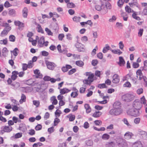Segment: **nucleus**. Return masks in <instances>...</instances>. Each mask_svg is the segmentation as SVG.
I'll list each match as a JSON object with an SVG mask.
<instances>
[{"mask_svg":"<svg viewBox=\"0 0 147 147\" xmlns=\"http://www.w3.org/2000/svg\"><path fill=\"white\" fill-rule=\"evenodd\" d=\"M84 75L86 76H88V79L84 80L83 82L84 84L90 85L94 80V75L91 72H87Z\"/></svg>","mask_w":147,"mask_h":147,"instance_id":"nucleus-1","label":"nucleus"},{"mask_svg":"<svg viewBox=\"0 0 147 147\" xmlns=\"http://www.w3.org/2000/svg\"><path fill=\"white\" fill-rule=\"evenodd\" d=\"M142 113V111L141 110L134 108L129 110L127 111L128 115L134 117L139 116Z\"/></svg>","mask_w":147,"mask_h":147,"instance_id":"nucleus-2","label":"nucleus"},{"mask_svg":"<svg viewBox=\"0 0 147 147\" xmlns=\"http://www.w3.org/2000/svg\"><path fill=\"white\" fill-rule=\"evenodd\" d=\"M121 109L113 108L111 109L109 112V114L111 115L117 116L120 114L122 112Z\"/></svg>","mask_w":147,"mask_h":147,"instance_id":"nucleus-3","label":"nucleus"},{"mask_svg":"<svg viewBox=\"0 0 147 147\" xmlns=\"http://www.w3.org/2000/svg\"><path fill=\"white\" fill-rule=\"evenodd\" d=\"M1 133L3 134L5 132L9 133L12 130V127L10 125L3 126L1 127Z\"/></svg>","mask_w":147,"mask_h":147,"instance_id":"nucleus-4","label":"nucleus"},{"mask_svg":"<svg viewBox=\"0 0 147 147\" xmlns=\"http://www.w3.org/2000/svg\"><path fill=\"white\" fill-rule=\"evenodd\" d=\"M134 97V96L133 94H127L123 96L122 98L125 101L129 102L133 100Z\"/></svg>","mask_w":147,"mask_h":147,"instance_id":"nucleus-5","label":"nucleus"},{"mask_svg":"<svg viewBox=\"0 0 147 147\" xmlns=\"http://www.w3.org/2000/svg\"><path fill=\"white\" fill-rule=\"evenodd\" d=\"M142 107V104L138 100H136L134 101L133 103V107L134 109L141 110Z\"/></svg>","mask_w":147,"mask_h":147,"instance_id":"nucleus-6","label":"nucleus"},{"mask_svg":"<svg viewBox=\"0 0 147 147\" xmlns=\"http://www.w3.org/2000/svg\"><path fill=\"white\" fill-rule=\"evenodd\" d=\"M19 52V50L17 48H15L13 50L11 51V58L14 60L16 57L18 55Z\"/></svg>","mask_w":147,"mask_h":147,"instance_id":"nucleus-7","label":"nucleus"},{"mask_svg":"<svg viewBox=\"0 0 147 147\" xmlns=\"http://www.w3.org/2000/svg\"><path fill=\"white\" fill-rule=\"evenodd\" d=\"M11 29V27H8V28L5 27L1 32V36H3L7 35Z\"/></svg>","mask_w":147,"mask_h":147,"instance_id":"nucleus-8","label":"nucleus"},{"mask_svg":"<svg viewBox=\"0 0 147 147\" xmlns=\"http://www.w3.org/2000/svg\"><path fill=\"white\" fill-rule=\"evenodd\" d=\"M120 143L118 144L119 146V147H127L128 145L126 142L125 140L122 139H120Z\"/></svg>","mask_w":147,"mask_h":147,"instance_id":"nucleus-9","label":"nucleus"},{"mask_svg":"<svg viewBox=\"0 0 147 147\" xmlns=\"http://www.w3.org/2000/svg\"><path fill=\"white\" fill-rule=\"evenodd\" d=\"M113 79L112 81L114 83H117L119 82L120 80L119 76L117 74L114 75L113 77Z\"/></svg>","mask_w":147,"mask_h":147,"instance_id":"nucleus-10","label":"nucleus"},{"mask_svg":"<svg viewBox=\"0 0 147 147\" xmlns=\"http://www.w3.org/2000/svg\"><path fill=\"white\" fill-rule=\"evenodd\" d=\"M134 134L131 132L129 131L126 132L124 135V138L127 140H129L132 137L134 136Z\"/></svg>","mask_w":147,"mask_h":147,"instance_id":"nucleus-11","label":"nucleus"},{"mask_svg":"<svg viewBox=\"0 0 147 147\" xmlns=\"http://www.w3.org/2000/svg\"><path fill=\"white\" fill-rule=\"evenodd\" d=\"M8 14L9 16L12 17H15L16 15V11L14 9H9Z\"/></svg>","mask_w":147,"mask_h":147,"instance_id":"nucleus-12","label":"nucleus"},{"mask_svg":"<svg viewBox=\"0 0 147 147\" xmlns=\"http://www.w3.org/2000/svg\"><path fill=\"white\" fill-rule=\"evenodd\" d=\"M72 68L70 65H66L65 66H63L61 68V70L63 72H65L68 71L69 69Z\"/></svg>","mask_w":147,"mask_h":147,"instance_id":"nucleus-13","label":"nucleus"},{"mask_svg":"<svg viewBox=\"0 0 147 147\" xmlns=\"http://www.w3.org/2000/svg\"><path fill=\"white\" fill-rule=\"evenodd\" d=\"M44 41L45 38L43 36L40 38L38 42V45L40 47H43V43Z\"/></svg>","mask_w":147,"mask_h":147,"instance_id":"nucleus-14","label":"nucleus"},{"mask_svg":"<svg viewBox=\"0 0 147 147\" xmlns=\"http://www.w3.org/2000/svg\"><path fill=\"white\" fill-rule=\"evenodd\" d=\"M46 64L49 69L53 70L54 68V64L53 63L50 62H47Z\"/></svg>","mask_w":147,"mask_h":147,"instance_id":"nucleus-15","label":"nucleus"},{"mask_svg":"<svg viewBox=\"0 0 147 147\" xmlns=\"http://www.w3.org/2000/svg\"><path fill=\"white\" fill-rule=\"evenodd\" d=\"M113 108L115 109H121V103L119 101H116L113 105Z\"/></svg>","mask_w":147,"mask_h":147,"instance_id":"nucleus-16","label":"nucleus"},{"mask_svg":"<svg viewBox=\"0 0 147 147\" xmlns=\"http://www.w3.org/2000/svg\"><path fill=\"white\" fill-rule=\"evenodd\" d=\"M28 9L26 7H24L22 11L23 16L24 18H26L28 15Z\"/></svg>","mask_w":147,"mask_h":147,"instance_id":"nucleus-17","label":"nucleus"},{"mask_svg":"<svg viewBox=\"0 0 147 147\" xmlns=\"http://www.w3.org/2000/svg\"><path fill=\"white\" fill-rule=\"evenodd\" d=\"M14 24L15 26H18L19 28L24 27V24L18 20L14 21Z\"/></svg>","mask_w":147,"mask_h":147,"instance_id":"nucleus-18","label":"nucleus"},{"mask_svg":"<svg viewBox=\"0 0 147 147\" xmlns=\"http://www.w3.org/2000/svg\"><path fill=\"white\" fill-rule=\"evenodd\" d=\"M140 102L142 104V105L143 104L144 106H146L147 105V100L144 96H143L141 98Z\"/></svg>","mask_w":147,"mask_h":147,"instance_id":"nucleus-19","label":"nucleus"},{"mask_svg":"<svg viewBox=\"0 0 147 147\" xmlns=\"http://www.w3.org/2000/svg\"><path fill=\"white\" fill-rule=\"evenodd\" d=\"M12 74L11 79L13 80H15L17 78V75L18 74V72L17 71H14L12 72Z\"/></svg>","mask_w":147,"mask_h":147,"instance_id":"nucleus-20","label":"nucleus"},{"mask_svg":"<svg viewBox=\"0 0 147 147\" xmlns=\"http://www.w3.org/2000/svg\"><path fill=\"white\" fill-rule=\"evenodd\" d=\"M132 147H143V145L141 142L138 141L134 143Z\"/></svg>","mask_w":147,"mask_h":147,"instance_id":"nucleus-21","label":"nucleus"},{"mask_svg":"<svg viewBox=\"0 0 147 147\" xmlns=\"http://www.w3.org/2000/svg\"><path fill=\"white\" fill-rule=\"evenodd\" d=\"M84 108L86 110V113H89L91 112V108L88 104H85L84 105Z\"/></svg>","mask_w":147,"mask_h":147,"instance_id":"nucleus-22","label":"nucleus"},{"mask_svg":"<svg viewBox=\"0 0 147 147\" xmlns=\"http://www.w3.org/2000/svg\"><path fill=\"white\" fill-rule=\"evenodd\" d=\"M19 129L23 132H25L27 130V128L24 124H21L20 125Z\"/></svg>","mask_w":147,"mask_h":147,"instance_id":"nucleus-23","label":"nucleus"},{"mask_svg":"<svg viewBox=\"0 0 147 147\" xmlns=\"http://www.w3.org/2000/svg\"><path fill=\"white\" fill-rule=\"evenodd\" d=\"M70 91V90L66 88H64L61 89L60 90V92L61 94H64L65 93H68Z\"/></svg>","mask_w":147,"mask_h":147,"instance_id":"nucleus-24","label":"nucleus"},{"mask_svg":"<svg viewBox=\"0 0 147 147\" xmlns=\"http://www.w3.org/2000/svg\"><path fill=\"white\" fill-rule=\"evenodd\" d=\"M51 102L53 105H56L58 103V101L55 96L52 97L50 99Z\"/></svg>","mask_w":147,"mask_h":147,"instance_id":"nucleus-25","label":"nucleus"},{"mask_svg":"<svg viewBox=\"0 0 147 147\" xmlns=\"http://www.w3.org/2000/svg\"><path fill=\"white\" fill-rule=\"evenodd\" d=\"M102 114V113L99 111H96L92 114V116L94 117L97 118L100 117Z\"/></svg>","mask_w":147,"mask_h":147,"instance_id":"nucleus-26","label":"nucleus"},{"mask_svg":"<svg viewBox=\"0 0 147 147\" xmlns=\"http://www.w3.org/2000/svg\"><path fill=\"white\" fill-rule=\"evenodd\" d=\"M74 89L75 92H72L71 94V97L74 98H76L78 95V90L75 88H74Z\"/></svg>","mask_w":147,"mask_h":147,"instance_id":"nucleus-27","label":"nucleus"},{"mask_svg":"<svg viewBox=\"0 0 147 147\" xmlns=\"http://www.w3.org/2000/svg\"><path fill=\"white\" fill-rule=\"evenodd\" d=\"M119 62L118 63L119 64L120 66H123L125 63V61L122 57H119Z\"/></svg>","mask_w":147,"mask_h":147,"instance_id":"nucleus-28","label":"nucleus"},{"mask_svg":"<svg viewBox=\"0 0 147 147\" xmlns=\"http://www.w3.org/2000/svg\"><path fill=\"white\" fill-rule=\"evenodd\" d=\"M132 74L129 73L127 75H126L125 76H124L122 80L123 81H125L126 80H127L131 78V76H132Z\"/></svg>","mask_w":147,"mask_h":147,"instance_id":"nucleus-29","label":"nucleus"},{"mask_svg":"<svg viewBox=\"0 0 147 147\" xmlns=\"http://www.w3.org/2000/svg\"><path fill=\"white\" fill-rule=\"evenodd\" d=\"M26 97L24 94H22L21 99L19 100V102L20 104L22 103L23 102H25L26 101Z\"/></svg>","mask_w":147,"mask_h":147,"instance_id":"nucleus-30","label":"nucleus"},{"mask_svg":"<svg viewBox=\"0 0 147 147\" xmlns=\"http://www.w3.org/2000/svg\"><path fill=\"white\" fill-rule=\"evenodd\" d=\"M110 47L108 45H106L105 47L103 48L102 52L104 53H106L109 50H111L112 49H110Z\"/></svg>","mask_w":147,"mask_h":147,"instance_id":"nucleus-31","label":"nucleus"},{"mask_svg":"<svg viewBox=\"0 0 147 147\" xmlns=\"http://www.w3.org/2000/svg\"><path fill=\"white\" fill-rule=\"evenodd\" d=\"M67 117L69 118V121H74L75 118V116L74 115L72 114H70L68 115L67 116Z\"/></svg>","mask_w":147,"mask_h":147,"instance_id":"nucleus-32","label":"nucleus"},{"mask_svg":"<svg viewBox=\"0 0 147 147\" xmlns=\"http://www.w3.org/2000/svg\"><path fill=\"white\" fill-rule=\"evenodd\" d=\"M67 7L68 8H73L75 7V4L72 2H69L67 4Z\"/></svg>","mask_w":147,"mask_h":147,"instance_id":"nucleus-33","label":"nucleus"},{"mask_svg":"<svg viewBox=\"0 0 147 147\" xmlns=\"http://www.w3.org/2000/svg\"><path fill=\"white\" fill-rule=\"evenodd\" d=\"M111 51L114 54H117L119 55H120L122 53V52H121L119 49L116 50L112 49Z\"/></svg>","mask_w":147,"mask_h":147,"instance_id":"nucleus-34","label":"nucleus"},{"mask_svg":"<svg viewBox=\"0 0 147 147\" xmlns=\"http://www.w3.org/2000/svg\"><path fill=\"white\" fill-rule=\"evenodd\" d=\"M8 50L6 47H4L2 50L3 55L4 56H6L8 54Z\"/></svg>","mask_w":147,"mask_h":147,"instance_id":"nucleus-35","label":"nucleus"},{"mask_svg":"<svg viewBox=\"0 0 147 147\" xmlns=\"http://www.w3.org/2000/svg\"><path fill=\"white\" fill-rule=\"evenodd\" d=\"M34 73L36 75L37 77L41 78L42 77L41 74H40L39 71L38 69H36L34 71Z\"/></svg>","mask_w":147,"mask_h":147,"instance_id":"nucleus-36","label":"nucleus"},{"mask_svg":"<svg viewBox=\"0 0 147 147\" xmlns=\"http://www.w3.org/2000/svg\"><path fill=\"white\" fill-rule=\"evenodd\" d=\"M36 29L38 32H41V33H43L44 31L40 24H37Z\"/></svg>","mask_w":147,"mask_h":147,"instance_id":"nucleus-37","label":"nucleus"},{"mask_svg":"<svg viewBox=\"0 0 147 147\" xmlns=\"http://www.w3.org/2000/svg\"><path fill=\"white\" fill-rule=\"evenodd\" d=\"M0 26L2 27L7 28H8V27H10L9 25L5 21H3L0 23Z\"/></svg>","mask_w":147,"mask_h":147,"instance_id":"nucleus-38","label":"nucleus"},{"mask_svg":"<svg viewBox=\"0 0 147 147\" xmlns=\"http://www.w3.org/2000/svg\"><path fill=\"white\" fill-rule=\"evenodd\" d=\"M76 64L77 65L80 67H82L84 65V63L81 61H76Z\"/></svg>","mask_w":147,"mask_h":147,"instance_id":"nucleus-39","label":"nucleus"},{"mask_svg":"<svg viewBox=\"0 0 147 147\" xmlns=\"http://www.w3.org/2000/svg\"><path fill=\"white\" fill-rule=\"evenodd\" d=\"M110 137V136L107 134H105L102 136V138L104 140H108Z\"/></svg>","mask_w":147,"mask_h":147,"instance_id":"nucleus-40","label":"nucleus"},{"mask_svg":"<svg viewBox=\"0 0 147 147\" xmlns=\"http://www.w3.org/2000/svg\"><path fill=\"white\" fill-rule=\"evenodd\" d=\"M72 19L74 21L76 22H78L80 21V18L79 17L75 16Z\"/></svg>","mask_w":147,"mask_h":147,"instance_id":"nucleus-41","label":"nucleus"},{"mask_svg":"<svg viewBox=\"0 0 147 147\" xmlns=\"http://www.w3.org/2000/svg\"><path fill=\"white\" fill-rule=\"evenodd\" d=\"M75 46L77 48H82L83 47V45L81 43H80L78 42V41H77L76 43L75 44Z\"/></svg>","mask_w":147,"mask_h":147,"instance_id":"nucleus-42","label":"nucleus"},{"mask_svg":"<svg viewBox=\"0 0 147 147\" xmlns=\"http://www.w3.org/2000/svg\"><path fill=\"white\" fill-rule=\"evenodd\" d=\"M60 122V120L59 119L57 118H55L54 121V126L57 125Z\"/></svg>","mask_w":147,"mask_h":147,"instance_id":"nucleus-43","label":"nucleus"},{"mask_svg":"<svg viewBox=\"0 0 147 147\" xmlns=\"http://www.w3.org/2000/svg\"><path fill=\"white\" fill-rule=\"evenodd\" d=\"M81 39L82 42L85 43L88 41V38L87 36H84L81 38Z\"/></svg>","mask_w":147,"mask_h":147,"instance_id":"nucleus-44","label":"nucleus"},{"mask_svg":"<svg viewBox=\"0 0 147 147\" xmlns=\"http://www.w3.org/2000/svg\"><path fill=\"white\" fill-rule=\"evenodd\" d=\"M55 131L54 126L49 128L48 129L47 131L49 134H51L53 132Z\"/></svg>","mask_w":147,"mask_h":147,"instance_id":"nucleus-45","label":"nucleus"},{"mask_svg":"<svg viewBox=\"0 0 147 147\" xmlns=\"http://www.w3.org/2000/svg\"><path fill=\"white\" fill-rule=\"evenodd\" d=\"M4 6L5 7L7 8L11 7L12 5L8 1H6L4 3Z\"/></svg>","mask_w":147,"mask_h":147,"instance_id":"nucleus-46","label":"nucleus"},{"mask_svg":"<svg viewBox=\"0 0 147 147\" xmlns=\"http://www.w3.org/2000/svg\"><path fill=\"white\" fill-rule=\"evenodd\" d=\"M98 87L102 89L107 88L105 84H99L98 85Z\"/></svg>","mask_w":147,"mask_h":147,"instance_id":"nucleus-47","label":"nucleus"},{"mask_svg":"<svg viewBox=\"0 0 147 147\" xmlns=\"http://www.w3.org/2000/svg\"><path fill=\"white\" fill-rule=\"evenodd\" d=\"M33 103L36 107H38L40 105V102L38 100H34L33 101Z\"/></svg>","mask_w":147,"mask_h":147,"instance_id":"nucleus-48","label":"nucleus"},{"mask_svg":"<svg viewBox=\"0 0 147 147\" xmlns=\"http://www.w3.org/2000/svg\"><path fill=\"white\" fill-rule=\"evenodd\" d=\"M125 9L126 12H128V13H130L132 12V10L130 8V7L127 5L125 7Z\"/></svg>","mask_w":147,"mask_h":147,"instance_id":"nucleus-49","label":"nucleus"},{"mask_svg":"<svg viewBox=\"0 0 147 147\" xmlns=\"http://www.w3.org/2000/svg\"><path fill=\"white\" fill-rule=\"evenodd\" d=\"M7 38H5L3 40H0V43L1 44H4L5 45L7 44Z\"/></svg>","mask_w":147,"mask_h":147,"instance_id":"nucleus-50","label":"nucleus"},{"mask_svg":"<svg viewBox=\"0 0 147 147\" xmlns=\"http://www.w3.org/2000/svg\"><path fill=\"white\" fill-rule=\"evenodd\" d=\"M136 74L137 78H138V76H142L143 75L141 70L140 69H139L136 72Z\"/></svg>","mask_w":147,"mask_h":147,"instance_id":"nucleus-51","label":"nucleus"},{"mask_svg":"<svg viewBox=\"0 0 147 147\" xmlns=\"http://www.w3.org/2000/svg\"><path fill=\"white\" fill-rule=\"evenodd\" d=\"M45 30L49 35L52 36L53 35V33L50 29L47 28H46Z\"/></svg>","mask_w":147,"mask_h":147,"instance_id":"nucleus-52","label":"nucleus"},{"mask_svg":"<svg viewBox=\"0 0 147 147\" xmlns=\"http://www.w3.org/2000/svg\"><path fill=\"white\" fill-rule=\"evenodd\" d=\"M11 85L14 87L15 89L17 88L20 86V84L18 82H16L14 84H12Z\"/></svg>","mask_w":147,"mask_h":147,"instance_id":"nucleus-53","label":"nucleus"},{"mask_svg":"<svg viewBox=\"0 0 147 147\" xmlns=\"http://www.w3.org/2000/svg\"><path fill=\"white\" fill-rule=\"evenodd\" d=\"M49 113L48 112H46L44 117V120H47L49 118Z\"/></svg>","mask_w":147,"mask_h":147,"instance_id":"nucleus-54","label":"nucleus"},{"mask_svg":"<svg viewBox=\"0 0 147 147\" xmlns=\"http://www.w3.org/2000/svg\"><path fill=\"white\" fill-rule=\"evenodd\" d=\"M123 121L124 122L125 124H126L128 127H130L131 125L128 123L127 119L126 118H124L123 119Z\"/></svg>","mask_w":147,"mask_h":147,"instance_id":"nucleus-55","label":"nucleus"},{"mask_svg":"<svg viewBox=\"0 0 147 147\" xmlns=\"http://www.w3.org/2000/svg\"><path fill=\"white\" fill-rule=\"evenodd\" d=\"M76 71V69L75 68H73L69 70L68 72V74L69 75H71L73 73L75 72Z\"/></svg>","mask_w":147,"mask_h":147,"instance_id":"nucleus-56","label":"nucleus"},{"mask_svg":"<svg viewBox=\"0 0 147 147\" xmlns=\"http://www.w3.org/2000/svg\"><path fill=\"white\" fill-rule=\"evenodd\" d=\"M124 87H127L130 88L131 86V85L130 83L129 82H125V83L123 85Z\"/></svg>","mask_w":147,"mask_h":147,"instance_id":"nucleus-57","label":"nucleus"},{"mask_svg":"<svg viewBox=\"0 0 147 147\" xmlns=\"http://www.w3.org/2000/svg\"><path fill=\"white\" fill-rule=\"evenodd\" d=\"M15 36L11 35L9 36V40L11 42H14L15 40Z\"/></svg>","mask_w":147,"mask_h":147,"instance_id":"nucleus-58","label":"nucleus"},{"mask_svg":"<svg viewBox=\"0 0 147 147\" xmlns=\"http://www.w3.org/2000/svg\"><path fill=\"white\" fill-rule=\"evenodd\" d=\"M117 18L115 16H113L111 18L109 19V21L110 22H113L116 20Z\"/></svg>","mask_w":147,"mask_h":147,"instance_id":"nucleus-59","label":"nucleus"},{"mask_svg":"<svg viewBox=\"0 0 147 147\" xmlns=\"http://www.w3.org/2000/svg\"><path fill=\"white\" fill-rule=\"evenodd\" d=\"M94 123L97 125H101L102 122L101 121L99 120H95L94 121Z\"/></svg>","mask_w":147,"mask_h":147,"instance_id":"nucleus-60","label":"nucleus"},{"mask_svg":"<svg viewBox=\"0 0 147 147\" xmlns=\"http://www.w3.org/2000/svg\"><path fill=\"white\" fill-rule=\"evenodd\" d=\"M123 3L124 2L123 1V0H119L117 2L118 5L120 7H121Z\"/></svg>","mask_w":147,"mask_h":147,"instance_id":"nucleus-61","label":"nucleus"},{"mask_svg":"<svg viewBox=\"0 0 147 147\" xmlns=\"http://www.w3.org/2000/svg\"><path fill=\"white\" fill-rule=\"evenodd\" d=\"M119 48L122 50L124 47V45L122 41H120L119 43Z\"/></svg>","mask_w":147,"mask_h":147,"instance_id":"nucleus-62","label":"nucleus"},{"mask_svg":"<svg viewBox=\"0 0 147 147\" xmlns=\"http://www.w3.org/2000/svg\"><path fill=\"white\" fill-rule=\"evenodd\" d=\"M41 54L43 56H47L49 55V53L46 51H43L41 52Z\"/></svg>","mask_w":147,"mask_h":147,"instance_id":"nucleus-63","label":"nucleus"},{"mask_svg":"<svg viewBox=\"0 0 147 147\" xmlns=\"http://www.w3.org/2000/svg\"><path fill=\"white\" fill-rule=\"evenodd\" d=\"M58 147H67L66 142L63 143H59L58 145Z\"/></svg>","mask_w":147,"mask_h":147,"instance_id":"nucleus-64","label":"nucleus"}]
</instances>
